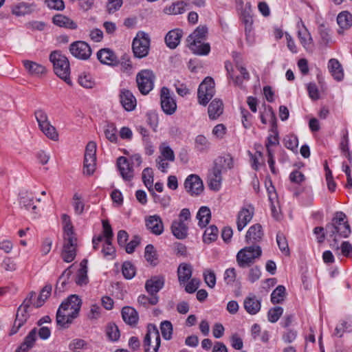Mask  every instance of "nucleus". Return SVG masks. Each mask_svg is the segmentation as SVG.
I'll use <instances>...</instances> for the list:
<instances>
[{"instance_id": "nucleus-1", "label": "nucleus", "mask_w": 352, "mask_h": 352, "mask_svg": "<svg viewBox=\"0 0 352 352\" xmlns=\"http://www.w3.org/2000/svg\"><path fill=\"white\" fill-rule=\"evenodd\" d=\"M325 232L333 240L331 244L332 248L338 250L340 248L338 237L347 238L351 232L346 214L341 211L336 212L331 223L326 225Z\"/></svg>"}, {"instance_id": "nucleus-2", "label": "nucleus", "mask_w": 352, "mask_h": 352, "mask_svg": "<svg viewBox=\"0 0 352 352\" xmlns=\"http://www.w3.org/2000/svg\"><path fill=\"white\" fill-rule=\"evenodd\" d=\"M63 225V246L61 252V258L66 263L73 261L76 256L78 239L74 232L69 216L66 214L62 215Z\"/></svg>"}, {"instance_id": "nucleus-3", "label": "nucleus", "mask_w": 352, "mask_h": 352, "mask_svg": "<svg viewBox=\"0 0 352 352\" xmlns=\"http://www.w3.org/2000/svg\"><path fill=\"white\" fill-rule=\"evenodd\" d=\"M81 300L76 295H71L60 305L56 313V323L64 329L68 328L80 311Z\"/></svg>"}, {"instance_id": "nucleus-4", "label": "nucleus", "mask_w": 352, "mask_h": 352, "mask_svg": "<svg viewBox=\"0 0 352 352\" xmlns=\"http://www.w3.org/2000/svg\"><path fill=\"white\" fill-rule=\"evenodd\" d=\"M208 34V28L205 25H199L187 38L189 49L198 55H207L210 51L209 43H204Z\"/></svg>"}, {"instance_id": "nucleus-5", "label": "nucleus", "mask_w": 352, "mask_h": 352, "mask_svg": "<svg viewBox=\"0 0 352 352\" xmlns=\"http://www.w3.org/2000/svg\"><path fill=\"white\" fill-rule=\"evenodd\" d=\"M50 60L53 64L55 74L66 83L71 85L69 62L66 56L60 51L56 50L50 54Z\"/></svg>"}, {"instance_id": "nucleus-6", "label": "nucleus", "mask_w": 352, "mask_h": 352, "mask_svg": "<svg viewBox=\"0 0 352 352\" xmlns=\"http://www.w3.org/2000/svg\"><path fill=\"white\" fill-rule=\"evenodd\" d=\"M262 254L259 245H252L245 247L239 250L236 254V262L239 267L245 268L254 263L256 258H258Z\"/></svg>"}, {"instance_id": "nucleus-7", "label": "nucleus", "mask_w": 352, "mask_h": 352, "mask_svg": "<svg viewBox=\"0 0 352 352\" xmlns=\"http://www.w3.org/2000/svg\"><path fill=\"white\" fill-rule=\"evenodd\" d=\"M35 296L36 293L34 292H30L28 297L23 300L22 305L18 308L16 319L10 332V336L16 333L19 329L27 321L28 318V309L32 305V299Z\"/></svg>"}, {"instance_id": "nucleus-8", "label": "nucleus", "mask_w": 352, "mask_h": 352, "mask_svg": "<svg viewBox=\"0 0 352 352\" xmlns=\"http://www.w3.org/2000/svg\"><path fill=\"white\" fill-rule=\"evenodd\" d=\"M150 42V37L148 34L142 31L138 32L132 43L134 56L139 58L146 57L149 52Z\"/></svg>"}, {"instance_id": "nucleus-9", "label": "nucleus", "mask_w": 352, "mask_h": 352, "mask_svg": "<svg viewBox=\"0 0 352 352\" xmlns=\"http://www.w3.org/2000/svg\"><path fill=\"white\" fill-rule=\"evenodd\" d=\"M35 118L41 131L50 139L56 141L58 134L54 126L49 120L47 113L43 109H38L34 112Z\"/></svg>"}, {"instance_id": "nucleus-10", "label": "nucleus", "mask_w": 352, "mask_h": 352, "mask_svg": "<svg viewBox=\"0 0 352 352\" xmlns=\"http://www.w3.org/2000/svg\"><path fill=\"white\" fill-rule=\"evenodd\" d=\"M160 336L157 327L149 324L144 339L145 352H157L160 346Z\"/></svg>"}, {"instance_id": "nucleus-11", "label": "nucleus", "mask_w": 352, "mask_h": 352, "mask_svg": "<svg viewBox=\"0 0 352 352\" xmlns=\"http://www.w3.org/2000/svg\"><path fill=\"white\" fill-rule=\"evenodd\" d=\"M155 76L152 70L142 69L137 74L136 82L140 92L143 95L148 94L154 86Z\"/></svg>"}, {"instance_id": "nucleus-12", "label": "nucleus", "mask_w": 352, "mask_h": 352, "mask_svg": "<svg viewBox=\"0 0 352 352\" xmlns=\"http://www.w3.org/2000/svg\"><path fill=\"white\" fill-rule=\"evenodd\" d=\"M215 93L214 82L212 78L206 77L200 84L198 89V101L201 105L206 106L212 99Z\"/></svg>"}, {"instance_id": "nucleus-13", "label": "nucleus", "mask_w": 352, "mask_h": 352, "mask_svg": "<svg viewBox=\"0 0 352 352\" xmlns=\"http://www.w3.org/2000/svg\"><path fill=\"white\" fill-rule=\"evenodd\" d=\"M96 144L94 142H89L85 148L84 159V173L91 175L95 171Z\"/></svg>"}, {"instance_id": "nucleus-14", "label": "nucleus", "mask_w": 352, "mask_h": 352, "mask_svg": "<svg viewBox=\"0 0 352 352\" xmlns=\"http://www.w3.org/2000/svg\"><path fill=\"white\" fill-rule=\"evenodd\" d=\"M160 100L162 109L166 115H173L176 111V102L167 87L162 88Z\"/></svg>"}, {"instance_id": "nucleus-15", "label": "nucleus", "mask_w": 352, "mask_h": 352, "mask_svg": "<svg viewBox=\"0 0 352 352\" xmlns=\"http://www.w3.org/2000/svg\"><path fill=\"white\" fill-rule=\"evenodd\" d=\"M71 54L76 58L87 60L91 55L90 46L85 41H75L69 45Z\"/></svg>"}, {"instance_id": "nucleus-16", "label": "nucleus", "mask_w": 352, "mask_h": 352, "mask_svg": "<svg viewBox=\"0 0 352 352\" xmlns=\"http://www.w3.org/2000/svg\"><path fill=\"white\" fill-rule=\"evenodd\" d=\"M297 26L298 28V37L300 44L307 52H313L315 48V45L311 34L301 20L298 23Z\"/></svg>"}, {"instance_id": "nucleus-17", "label": "nucleus", "mask_w": 352, "mask_h": 352, "mask_svg": "<svg viewBox=\"0 0 352 352\" xmlns=\"http://www.w3.org/2000/svg\"><path fill=\"white\" fill-rule=\"evenodd\" d=\"M184 187L191 195H198L204 190L202 180L198 175L194 174L187 177L184 182Z\"/></svg>"}, {"instance_id": "nucleus-18", "label": "nucleus", "mask_w": 352, "mask_h": 352, "mask_svg": "<svg viewBox=\"0 0 352 352\" xmlns=\"http://www.w3.org/2000/svg\"><path fill=\"white\" fill-rule=\"evenodd\" d=\"M117 166L120 173L125 181H130L134 176L133 166L125 157H120L117 160Z\"/></svg>"}, {"instance_id": "nucleus-19", "label": "nucleus", "mask_w": 352, "mask_h": 352, "mask_svg": "<svg viewBox=\"0 0 352 352\" xmlns=\"http://www.w3.org/2000/svg\"><path fill=\"white\" fill-rule=\"evenodd\" d=\"M254 207L248 206V208L245 207L241 208L237 215V230L241 231L247 224L252 220L254 215Z\"/></svg>"}, {"instance_id": "nucleus-20", "label": "nucleus", "mask_w": 352, "mask_h": 352, "mask_svg": "<svg viewBox=\"0 0 352 352\" xmlns=\"http://www.w3.org/2000/svg\"><path fill=\"white\" fill-rule=\"evenodd\" d=\"M97 58L104 65L115 66L119 63V60L114 52L109 48H103L97 52Z\"/></svg>"}, {"instance_id": "nucleus-21", "label": "nucleus", "mask_w": 352, "mask_h": 352, "mask_svg": "<svg viewBox=\"0 0 352 352\" xmlns=\"http://www.w3.org/2000/svg\"><path fill=\"white\" fill-rule=\"evenodd\" d=\"M243 307L249 314L255 315L261 310V301L254 294H250L244 299Z\"/></svg>"}, {"instance_id": "nucleus-22", "label": "nucleus", "mask_w": 352, "mask_h": 352, "mask_svg": "<svg viewBox=\"0 0 352 352\" xmlns=\"http://www.w3.org/2000/svg\"><path fill=\"white\" fill-rule=\"evenodd\" d=\"M146 226L147 229L155 235H160L164 231L162 220L157 214L149 216L146 219Z\"/></svg>"}, {"instance_id": "nucleus-23", "label": "nucleus", "mask_w": 352, "mask_h": 352, "mask_svg": "<svg viewBox=\"0 0 352 352\" xmlns=\"http://www.w3.org/2000/svg\"><path fill=\"white\" fill-rule=\"evenodd\" d=\"M267 116H269L271 118V133L269 135L267 138V143L266 144L267 147V151L268 152V148H270V147L271 146H276L279 144V140H278V133L277 131V125H276V118L273 111H270L267 113Z\"/></svg>"}, {"instance_id": "nucleus-24", "label": "nucleus", "mask_w": 352, "mask_h": 352, "mask_svg": "<svg viewBox=\"0 0 352 352\" xmlns=\"http://www.w3.org/2000/svg\"><path fill=\"white\" fill-rule=\"evenodd\" d=\"M328 69L336 81H342L344 79V69L338 60L331 58L328 62Z\"/></svg>"}, {"instance_id": "nucleus-25", "label": "nucleus", "mask_w": 352, "mask_h": 352, "mask_svg": "<svg viewBox=\"0 0 352 352\" xmlns=\"http://www.w3.org/2000/svg\"><path fill=\"white\" fill-rule=\"evenodd\" d=\"M233 167V160L230 155L218 157L214 162L212 168L223 173Z\"/></svg>"}, {"instance_id": "nucleus-26", "label": "nucleus", "mask_w": 352, "mask_h": 352, "mask_svg": "<svg viewBox=\"0 0 352 352\" xmlns=\"http://www.w3.org/2000/svg\"><path fill=\"white\" fill-rule=\"evenodd\" d=\"M120 102L125 110L130 111L136 107V99L133 94L126 89H122L120 94Z\"/></svg>"}, {"instance_id": "nucleus-27", "label": "nucleus", "mask_w": 352, "mask_h": 352, "mask_svg": "<svg viewBox=\"0 0 352 352\" xmlns=\"http://www.w3.org/2000/svg\"><path fill=\"white\" fill-rule=\"evenodd\" d=\"M263 235L262 226L259 223H256L249 228L245 235V240L248 243H254L261 241Z\"/></svg>"}, {"instance_id": "nucleus-28", "label": "nucleus", "mask_w": 352, "mask_h": 352, "mask_svg": "<svg viewBox=\"0 0 352 352\" xmlns=\"http://www.w3.org/2000/svg\"><path fill=\"white\" fill-rule=\"evenodd\" d=\"M337 23L340 27L338 34H342L344 30H349L352 26V14L349 11H342L337 16Z\"/></svg>"}, {"instance_id": "nucleus-29", "label": "nucleus", "mask_w": 352, "mask_h": 352, "mask_svg": "<svg viewBox=\"0 0 352 352\" xmlns=\"http://www.w3.org/2000/svg\"><path fill=\"white\" fill-rule=\"evenodd\" d=\"M164 285V278L154 276L146 280L145 289L151 296H156V294L163 287Z\"/></svg>"}, {"instance_id": "nucleus-30", "label": "nucleus", "mask_w": 352, "mask_h": 352, "mask_svg": "<svg viewBox=\"0 0 352 352\" xmlns=\"http://www.w3.org/2000/svg\"><path fill=\"white\" fill-rule=\"evenodd\" d=\"M52 21L56 25L61 28L69 30H76L78 28V25L74 20L63 14H56L54 16Z\"/></svg>"}, {"instance_id": "nucleus-31", "label": "nucleus", "mask_w": 352, "mask_h": 352, "mask_svg": "<svg viewBox=\"0 0 352 352\" xmlns=\"http://www.w3.org/2000/svg\"><path fill=\"white\" fill-rule=\"evenodd\" d=\"M219 170L212 168L208 175V185L210 189L219 191L221 187L222 176Z\"/></svg>"}, {"instance_id": "nucleus-32", "label": "nucleus", "mask_w": 352, "mask_h": 352, "mask_svg": "<svg viewBox=\"0 0 352 352\" xmlns=\"http://www.w3.org/2000/svg\"><path fill=\"white\" fill-rule=\"evenodd\" d=\"M36 5L34 3H28L20 2L12 7V13L17 16H25L34 11Z\"/></svg>"}, {"instance_id": "nucleus-33", "label": "nucleus", "mask_w": 352, "mask_h": 352, "mask_svg": "<svg viewBox=\"0 0 352 352\" xmlns=\"http://www.w3.org/2000/svg\"><path fill=\"white\" fill-rule=\"evenodd\" d=\"M173 234L178 239H184L188 235V226L182 219L173 221L171 225Z\"/></svg>"}, {"instance_id": "nucleus-34", "label": "nucleus", "mask_w": 352, "mask_h": 352, "mask_svg": "<svg viewBox=\"0 0 352 352\" xmlns=\"http://www.w3.org/2000/svg\"><path fill=\"white\" fill-rule=\"evenodd\" d=\"M182 36V31L175 29L169 31L165 36V43L170 49H175L179 44Z\"/></svg>"}, {"instance_id": "nucleus-35", "label": "nucleus", "mask_w": 352, "mask_h": 352, "mask_svg": "<svg viewBox=\"0 0 352 352\" xmlns=\"http://www.w3.org/2000/svg\"><path fill=\"white\" fill-rule=\"evenodd\" d=\"M122 316L124 321L131 326L135 325L139 320L138 312L131 307H123L122 309Z\"/></svg>"}, {"instance_id": "nucleus-36", "label": "nucleus", "mask_w": 352, "mask_h": 352, "mask_svg": "<svg viewBox=\"0 0 352 352\" xmlns=\"http://www.w3.org/2000/svg\"><path fill=\"white\" fill-rule=\"evenodd\" d=\"M223 111V104L221 100L214 99L209 104L208 113L211 120H216Z\"/></svg>"}, {"instance_id": "nucleus-37", "label": "nucleus", "mask_w": 352, "mask_h": 352, "mask_svg": "<svg viewBox=\"0 0 352 352\" xmlns=\"http://www.w3.org/2000/svg\"><path fill=\"white\" fill-rule=\"evenodd\" d=\"M188 3L184 1H177L173 3L171 5L166 6L164 9V12L166 14H180L184 13Z\"/></svg>"}, {"instance_id": "nucleus-38", "label": "nucleus", "mask_w": 352, "mask_h": 352, "mask_svg": "<svg viewBox=\"0 0 352 352\" xmlns=\"http://www.w3.org/2000/svg\"><path fill=\"white\" fill-rule=\"evenodd\" d=\"M52 290V286L50 284L45 285L43 288L41 289L39 296L37 297L36 300L35 298L32 299V305L34 307L38 308L41 307L45 302V301L50 297L51 295Z\"/></svg>"}, {"instance_id": "nucleus-39", "label": "nucleus", "mask_w": 352, "mask_h": 352, "mask_svg": "<svg viewBox=\"0 0 352 352\" xmlns=\"http://www.w3.org/2000/svg\"><path fill=\"white\" fill-rule=\"evenodd\" d=\"M177 275L179 283H185L192 276L191 265L186 263L180 264L177 269Z\"/></svg>"}, {"instance_id": "nucleus-40", "label": "nucleus", "mask_w": 352, "mask_h": 352, "mask_svg": "<svg viewBox=\"0 0 352 352\" xmlns=\"http://www.w3.org/2000/svg\"><path fill=\"white\" fill-rule=\"evenodd\" d=\"M23 65L31 75L40 76L46 72V69L44 66L35 62L25 60Z\"/></svg>"}, {"instance_id": "nucleus-41", "label": "nucleus", "mask_w": 352, "mask_h": 352, "mask_svg": "<svg viewBox=\"0 0 352 352\" xmlns=\"http://www.w3.org/2000/svg\"><path fill=\"white\" fill-rule=\"evenodd\" d=\"M236 68L239 72L241 76H236L234 77L232 74H230V75L233 79L234 83L236 85L241 86L243 80H248L250 79V74L246 68L241 65L239 61H236Z\"/></svg>"}, {"instance_id": "nucleus-42", "label": "nucleus", "mask_w": 352, "mask_h": 352, "mask_svg": "<svg viewBox=\"0 0 352 352\" xmlns=\"http://www.w3.org/2000/svg\"><path fill=\"white\" fill-rule=\"evenodd\" d=\"M34 196L32 192L25 191L20 194V204L23 206L26 210L32 209L34 211L36 206L33 204Z\"/></svg>"}, {"instance_id": "nucleus-43", "label": "nucleus", "mask_w": 352, "mask_h": 352, "mask_svg": "<svg viewBox=\"0 0 352 352\" xmlns=\"http://www.w3.org/2000/svg\"><path fill=\"white\" fill-rule=\"evenodd\" d=\"M211 217V212L209 208L206 206H202L199 208L197 218L199 220V225L201 227H205L209 223Z\"/></svg>"}, {"instance_id": "nucleus-44", "label": "nucleus", "mask_w": 352, "mask_h": 352, "mask_svg": "<svg viewBox=\"0 0 352 352\" xmlns=\"http://www.w3.org/2000/svg\"><path fill=\"white\" fill-rule=\"evenodd\" d=\"M72 266L69 267L66 269L61 276L59 277L58 282L56 285V292L58 291V292H63L65 289V286L67 285L68 280L72 275V272L70 268Z\"/></svg>"}, {"instance_id": "nucleus-45", "label": "nucleus", "mask_w": 352, "mask_h": 352, "mask_svg": "<svg viewBox=\"0 0 352 352\" xmlns=\"http://www.w3.org/2000/svg\"><path fill=\"white\" fill-rule=\"evenodd\" d=\"M160 155L157 157L162 158L168 162H174L175 153L172 148L166 142H163L159 147Z\"/></svg>"}, {"instance_id": "nucleus-46", "label": "nucleus", "mask_w": 352, "mask_h": 352, "mask_svg": "<svg viewBox=\"0 0 352 352\" xmlns=\"http://www.w3.org/2000/svg\"><path fill=\"white\" fill-rule=\"evenodd\" d=\"M286 289L283 285H278L271 294V301L273 304L282 302L285 297Z\"/></svg>"}, {"instance_id": "nucleus-47", "label": "nucleus", "mask_w": 352, "mask_h": 352, "mask_svg": "<svg viewBox=\"0 0 352 352\" xmlns=\"http://www.w3.org/2000/svg\"><path fill=\"white\" fill-rule=\"evenodd\" d=\"M219 230L215 226H210L206 228L203 236L204 243H210L214 241L218 237Z\"/></svg>"}, {"instance_id": "nucleus-48", "label": "nucleus", "mask_w": 352, "mask_h": 352, "mask_svg": "<svg viewBox=\"0 0 352 352\" xmlns=\"http://www.w3.org/2000/svg\"><path fill=\"white\" fill-rule=\"evenodd\" d=\"M78 83L85 89H91L96 85L95 80L89 74L82 73L78 77Z\"/></svg>"}, {"instance_id": "nucleus-49", "label": "nucleus", "mask_w": 352, "mask_h": 352, "mask_svg": "<svg viewBox=\"0 0 352 352\" xmlns=\"http://www.w3.org/2000/svg\"><path fill=\"white\" fill-rule=\"evenodd\" d=\"M352 331V321L342 320L335 329V336L341 338L344 332Z\"/></svg>"}, {"instance_id": "nucleus-50", "label": "nucleus", "mask_w": 352, "mask_h": 352, "mask_svg": "<svg viewBox=\"0 0 352 352\" xmlns=\"http://www.w3.org/2000/svg\"><path fill=\"white\" fill-rule=\"evenodd\" d=\"M195 143V148L200 152L207 151L210 146V142L202 135H199L196 137Z\"/></svg>"}, {"instance_id": "nucleus-51", "label": "nucleus", "mask_w": 352, "mask_h": 352, "mask_svg": "<svg viewBox=\"0 0 352 352\" xmlns=\"http://www.w3.org/2000/svg\"><path fill=\"white\" fill-rule=\"evenodd\" d=\"M142 181L148 190L153 189V173L151 168H146L143 170Z\"/></svg>"}, {"instance_id": "nucleus-52", "label": "nucleus", "mask_w": 352, "mask_h": 352, "mask_svg": "<svg viewBox=\"0 0 352 352\" xmlns=\"http://www.w3.org/2000/svg\"><path fill=\"white\" fill-rule=\"evenodd\" d=\"M37 329L34 328L25 338L23 342L21 344L23 347L26 349H32L36 340Z\"/></svg>"}, {"instance_id": "nucleus-53", "label": "nucleus", "mask_w": 352, "mask_h": 352, "mask_svg": "<svg viewBox=\"0 0 352 352\" xmlns=\"http://www.w3.org/2000/svg\"><path fill=\"white\" fill-rule=\"evenodd\" d=\"M160 330L165 340H170L173 334V325L170 322L165 320L161 322Z\"/></svg>"}, {"instance_id": "nucleus-54", "label": "nucleus", "mask_w": 352, "mask_h": 352, "mask_svg": "<svg viewBox=\"0 0 352 352\" xmlns=\"http://www.w3.org/2000/svg\"><path fill=\"white\" fill-rule=\"evenodd\" d=\"M283 144L287 148L294 151L298 146V138L294 135H286L283 139Z\"/></svg>"}, {"instance_id": "nucleus-55", "label": "nucleus", "mask_w": 352, "mask_h": 352, "mask_svg": "<svg viewBox=\"0 0 352 352\" xmlns=\"http://www.w3.org/2000/svg\"><path fill=\"white\" fill-rule=\"evenodd\" d=\"M106 138L111 142L117 141V129L113 123H108L104 130Z\"/></svg>"}, {"instance_id": "nucleus-56", "label": "nucleus", "mask_w": 352, "mask_h": 352, "mask_svg": "<svg viewBox=\"0 0 352 352\" xmlns=\"http://www.w3.org/2000/svg\"><path fill=\"white\" fill-rule=\"evenodd\" d=\"M283 313V309L281 307H275L270 309L267 313L268 320L274 323L278 320Z\"/></svg>"}, {"instance_id": "nucleus-57", "label": "nucleus", "mask_w": 352, "mask_h": 352, "mask_svg": "<svg viewBox=\"0 0 352 352\" xmlns=\"http://www.w3.org/2000/svg\"><path fill=\"white\" fill-rule=\"evenodd\" d=\"M206 284L210 288H213L216 284V275L212 270L206 269L203 273Z\"/></svg>"}, {"instance_id": "nucleus-58", "label": "nucleus", "mask_w": 352, "mask_h": 352, "mask_svg": "<svg viewBox=\"0 0 352 352\" xmlns=\"http://www.w3.org/2000/svg\"><path fill=\"white\" fill-rule=\"evenodd\" d=\"M276 241L280 251L286 255L289 254L288 243L283 233L278 232L276 236Z\"/></svg>"}, {"instance_id": "nucleus-59", "label": "nucleus", "mask_w": 352, "mask_h": 352, "mask_svg": "<svg viewBox=\"0 0 352 352\" xmlns=\"http://www.w3.org/2000/svg\"><path fill=\"white\" fill-rule=\"evenodd\" d=\"M138 302L139 304L147 307L148 305H155L158 302V297L157 296H152L151 298L146 296V295H140L138 298Z\"/></svg>"}, {"instance_id": "nucleus-60", "label": "nucleus", "mask_w": 352, "mask_h": 352, "mask_svg": "<svg viewBox=\"0 0 352 352\" xmlns=\"http://www.w3.org/2000/svg\"><path fill=\"white\" fill-rule=\"evenodd\" d=\"M144 257L151 264L155 263L157 260V254L153 245H147L145 248Z\"/></svg>"}, {"instance_id": "nucleus-61", "label": "nucleus", "mask_w": 352, "mask_h": 352, "mask_svg": "<svg viewBox=\"0 0 352 352\" xmlns=\"http://www.w3.org/2000/svg\"><path fill=\"white\" fill-rule=\"evenodd\" d=\"M107 334L111 340H118L120 338L118 327L115 324H109L107 328Z\"/></svg>"}, {"instance_id": "nucleus-62", "label": "nucleus", "mask_w": 352, "mask_h": 352, "mask_svg": "<svg viewBox=\"0 0 352 352\" xmlns=\"http://www.w3.org/2000/svg\"><path fill=\"white\" fill-rule=\"evenodd\" d=\"M122 274L127 279L132 278L135 274L134 266L129 262H124L122 265Z\"/></svg>"}, {"instance_id": "nucleus-63", "label": "nucleus", "mask_w": 352, "mask_h": 352, "mask_svg": "<svg viewBox=\"0 0 352 352\" xmlns=\"http://www.w3.org/2000/svg\"><path fill=\"white\" fill-rule=\"evenodd\" d=\"M123 3L122 0H108L107 3V10L109 14H113L118 11Z\"/></svg>"}, {"instance_id": "nucleus-64", "label": "nucleus", "mask_w": 352, "mask_h": 352, "mask_svg": "<svg viewBox=\"0 0 352 352\" xmlns=\"http://www.w3.org/2000/svg\"><path fill=\"white\" fill-rule=\"evenodd\" d=\"M341 254L346 257H352V245L349 241H344L339 245Z\"/></svg>"}]
</instances>
